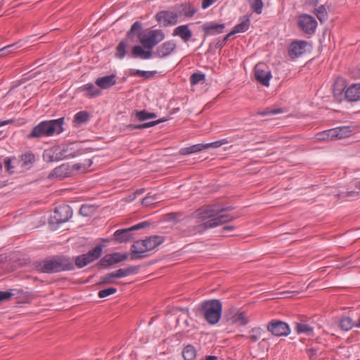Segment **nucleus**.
I'll use <instances>...</instances> for the list:
<instances>
[{
	"label": "nucleus",
	"instance_id": "nucleus-43",
	"mask_svg": "<svg viewBox=\"0 0 360 360\" xmlns=\"http://www.w3.org/2000/svg\"><path fill=\"white\" fill-rule=\"evenodd\" d=\"M110 257H109V258L111 259L112 264H117L120 262L126 260L129 257V254H127V253L122 254L120 252H114V253L110 254Z\"/></svg>",
	"mask_w": 360,
	"mask_h": 360
},
{
	"label": "nucleus",
	"instance_id": "nucleus-13",
	"mask_svg": "<svg viewBox=\"0 0 360 360\" xmlns=\"http://www.w3.org/2000/svg\"><path fill=\"white\" fill-rule=\"evenodd\" d=\"M157 37L158 30H151L140 38L139 42L141 44V46H142L145 49L152 51L153 47L158 43Z\"/></svg>",
	"mask_w": 360,
	"mask_h": 360
},
{
	"label": "nucleus",
	"instance_id": "nucleus-27",
	"mask_svg": "<svg viewBox=\"0 0 360 360\" xmlns=\"http://www.w3.org/2000/svg\"><path fill=\"white\" fill-rule=\"evenodd\" d=\"M176 48V44L172 41L165 42L159 49V57H165L170 54Z\"/></svg>",
	"mask_w": 360,
	"mask_h": 360
},
{
	"label": "nucleus",
	"instance_id": "nucleus-30",
	"mask_svg": "<svg viewBox=\"0 0 360 360\" xmlns=\"http://www.w3.org/2000/svg\"><path fill=\"white\" fill-rule=\"evenodd\" d=\"M179 312H181L182 314H184L186 316V318L188 317L189 316V310L187 307H177L168 306L167 307V309L165 310L166 316H168L169 314L178 315Z\"/></svg>",
	"mask_w": 360,
	"mask_h": 360
},
{
	"label": "nucleus",
	"instance_id": "nucleus-21",
	"mask_svg": "<svg viewBox=\"0 0 360 360\" xmlns=\"http://www.w3.org/2000/svg\"><path fill=\"white\" fill-rule=\"evenodd\" d=\"M131 56L133 58H139L141 59H149L153 56V51L145 49L141 45H136L133 47Z\"/></svg>",
	"mask_w": 360,
	"mask_h": 360
},
{
	"label": "nucleus",
	"instance_id": "nucleus-16",
	"mask_svg": "<svg viewBox=\"0 0 360 360\" xmlns=\"http://www.w3.org/2000/svg\"><path fill=\"white\" fill-rule=\"evenodd\" d=\"M202 28L205 37H206L207 35H215L222 33L225 28V25L224 23L207 22L202 25Z\"/></svg>",
	"mask_w": 360,
	"mask_h": 360
},
{
	"label": "nucleus",
	"instance_id": "nucleus-60",
	"mask_svg": "<svg viewBox=\"0 0 360 360\" xmlns=\"http://www.w3.org/2000/svg\"><path fill=\"white\" fill-rule=\"evenodd\" d=\"M219 216L221 218V219L224 224L231 221L234 219L236 218V217H233L230 214H222V213L219 214Z\"/></svg>",
	"mask_w": 360,
	"mask_h": 360
},
{
	"label": "nucleus",
	"instance_id": "nucleus-48",
	"mask_svg": "<svg viewBox=\"0 0 360 360\" xmlns=\"http://www.w3.org/2000/svg\"><path fill=\"white\" fill-rule=\"evenodd\" d=\"M208 229H210V228L208 227L207 221H205L204 223H202V224H200L198 225L193 226V227H191L190 232L191 233L195 234L197 233H202Z\"/></svg>",
	"mask_w": 360,
	"mask_h": 360
},
{
	"label": "nucleus",
	"instance_id": "nucleus-63",
	"mask_svg": "<svg viewBox=\"0 0 360 360\" xmlns=\"http://www.w3.org/2000/svg\"><path fill=\"white\" fill-rule=\"evenodd\" d=\"M15 44H11V45H8V46H6L2 49H0V52H1L2 55L4 54H6L8 52H11L13 51V48L15 46Z\"/></svg>",
	"mask_w": 360,
	"mask_h": 360
},
{
	"label": "nucleus",
	"instance_id": "nucleus-24",
	"mask_svg": "<svg viewBox=\"0 0 360 360\" xmlns=\"http://www.w3.org/2000/svg\"><path fill=\"white\" fill-rule=\"evenodd\" d=\"M351 132L352 131L349 127H341L332 129V131L330 133L334 139H343L348 137Z\"/></svg>",
	"mask_w": 360,
	"mask_h": 360
},
{
	"label": "nucleus",
	"instance_id": "nucleus-40",
	"mask_svg": "<svg viewBox=\"0 0 360 360\" xmlns=\"http://www.w3.org/2000/svg\"><path fill=\"white\" fill-rule=\"evenodd\" d=\"M89 119V114L86 111H79L75 114L73 122L80 125L83 123L86 122Z\"/></svg>",
	"mask_w": 360,
	"mask_h": 360
},
{
	"label": "nucleus",
	"instance_id": "nucleus-51",
	"mask_svg": "<svg viewBox=\"0 0 360 360\" xmlns=\"http://www.w3.org/2000/svg\"><path fill=\"white\" fill-rule=\"evenodd\" d=\"M208 224V227L214 228L216 226H218L219 225L224 224L223 221H221V218L219 217V214L217 216H214L211 219L207 221Z\"/></svg>",
	"mask_w": 360,
	"mask_h": 360
},
{
	"label": "nucleus",
	"instance_id": "nucleus-36",
	"mask_svg": "<svg viewBox=\"0 0 360 360\" xmlns=\"http://www.w3.org/2000/svg\"><path fill=\"white\" fill-rule=\"evenodd\" d=\"M182 356L184 360H193L196 356V350L191 345H186L183 351Z\"/></svg>",
	"mask_w": 360,
	"mask_h": 360
},
{
	"label": "nucleus",
	"instance_id": "nucleus-1",
	"mask_svg": "<svg viewBox=\"0 0 360 360\" xmlns=\"http://www.w3.org/2000/svg\"><path fill=\"white\" fill-rule=\"evenodd\" d=\"M37 271L44 274H54L75 269L73 259L65 255L49 257L34 264Z\"/></svg>",
	"mask_w": 360,
	"mask_h": 360
},
{
	"label": "nucleus",
	"instance_id": "nucleus-38",
	"mask_svg": "<svg viewBox=\"0 0 360 360\" xmlns=\"http://www.w3.org/2000/svg\"><path fill=\"white\" fill-rule=\"evenodd\" d=\"M354 326H356V323L349 316L342 317L340 321V327L342 330L348 331Z\"/></svg>",
	"mask_w": 360,
	"mask_h": 360
},
{
	"label": "nucleus",
	"instance_id": "nucleus-25",
	"mask_svg": "<svg viewBox=\"0 0 360 360\" xmlns=\"http://www.w3.org/2000/svg\"><path fill=\"white\" fill-rule=\"evenodd\" d=\"M250 18L247 15H244L242 18L241 22L233 27V30L231 31V34H236L238 32H244L247 31L250 27Z\"/></svg>",
	"mask_w": 360,
	"mask_h": 360
},
{
	"label": "nucleus",
	"instance_id": "nucleus-12",
	"mask_svg": "<svg viewBox=\"0 0 360 360\" xmlns=\"http://www.w3.org/2000/svg\"><path fill=\"white\" fill-rule=\"evenodd\" d=\"M143 240L135 241L131 247L130 257L131 259H139L146 257V253L148 252L146 244Z\"/></svg>",
	"mask_w": 360,
	"mask_h": 360
},
{
	"label": "nucleus",
	"instance_id": "nucleus-14",
	"mask_svg": "<svg viewBox=\"0 0 360 360\" xmlns=\"http://www.w3.org/2000/svg\"><path fill=\"white\" fill-rule=\"evenodd\" d=\"M307 45V42L305 41L292 42L288 50L289 56L292 59L300 56L305 52Z\"/></svg>",
	"mask_w": 360,
	"mask_h": 360
},
{
	"label": "nucleus",
	"instance_id": "nucleus-55",
	"mask_svg": "<svg viewBox=\"0 0 360 360\" xmlns=\"http://www.w3.org/2000/svg\"><path fill=\"white\" fill-rule=\"evenodd\" d=\"M93 210V207L87 205H84L80 207L79 213L84 217H88L91 214Z\"/></svg>",
	"mask_w": 360,
	"mask_h": 360
},
{
	"label": "nucleus",
	"instance_id": "nucleus-18",
	"mask_svg": "<svg viewBox=\"0 0 360 360\" xmlns=\"http://www.w3.org/2000/svg\"><path fill=\"white\" fill-rule=\"evenodd\" d=\"M345 98L348 101H357L360 100V83L351 84L345 90Z\"/></svg>",
	"mask_w": 360,
	"mask_h": 360
},
{
	"label": "nucleus",
	"instance_id": "nucleus-19",
	"mask_svg": "<svg viewBox=\"0 0 360 360\" xmlns=\"http://www.w3.org/2000/svg\"><path fill=\"white\" fill-rule=\"evenodd\" d=\"M95 84L101 89H109L116 84V75L112 74L110 75L98 77L95 81Z\"/></svg>",
	"mask_w": 360,
	"mask_h": 360
},
{
	"label": "nucleus",
	"instance_id": "nucleus-3",
	"mask_svg": "<svg viewBox=\"0 0 360 360\" xmlns=\"http://www.w3.org/2000/svg\"><path fill=\"white\" fill-rule=\"evenodd\" d=\"M198 311L203 314L205 319L208 323L214 325L221 319L222 303L217 299L205 300L200 304Z\"/></svg>",
	"mask_w": 360,
	"mask_h": 360
},
{
	"label": "nucleus",
	"instance_id": "nucleus-52",
	"mask_svg": "<svg viewBox=\"0 0 360 360\" xmlns=\"http://www.w3.org/2000/svg\"><path fill=\"white\" fill-rule=\"evenodd\" d=\"M116 292L117 288L111 287L100 290L98 293V295L100 298H104L115 293Z\"/></svg>",
	"mask_w": 360,
	"mask_h": 360
},
{
	"label": "nucleus",
	"instance_id": "nucleus-4",
	"mask_svg": "<svg viewBox=\"0 0 360 360\" xmlns=\"http://www.w3.org/2000/svg\"><path fill=\"white\" fill-rule=\"evenodd\" d=\"M146 32L143 30L142 24L136 21L127 34V37L121 41L116 48L115 56L118 58H123L127 53V46L129 42L137 43Z\"/></svg>",
	"mask_w": 360,
	"mask_h": 360
},
{
	"label": "nucleus",
	"instance_id": "nucleus-53",
	"mask_svg": "<svg viewBox=\"0 0 360 360\" xmlns=\"http://www.w3.org/2000/svg\"><path fill=\"white\" fill-rule=\"evenodd\" d=\"M229 141L227 139H221L220 141H214L212 143H205V149L209 148H218L222 146L223 144L228 143Z\"/></svg>",
	"mask_w": 360,
	"mask_h": 360
},
{
	"label": "nucleus",
	"instance_id": "nucleus-10",
	"mask_svg": "<svg viewBox=\"0 0 360 360\" xmlns=\"http://www.w3.org/2000/svg\"><path fill=\"white\" fill-rule=\"evenodd\" d=\"M255 79L265 86H269L272 77L271 71L268 70L264 64H257L254 69Z\"/></svg>",
	"mask_w": 360,
	"mask_h": 360
},
{
	"label": "nucleus",
	"instance_id": "nucleus-34",
	"mask_svg": "<svg viewBox=\"0 0 360 360\" xmlns=\"http://www.w3.org/2000/svg\"><path fill=\"white\" fill-rule=\"evenodd\" d=\"M263 333L264 330L261 327H255L249 331V335L246 338L255 342L262 338Z\"/></svg>",
	"mask_w": 360,
	"mask_h": 360
},
{
	"label": "nucleus",
	"instance_id": "nucleus-46",
	"mask_svg": "<svg viewBox=\"0 0 360 360\" xmlns=\"http://www.w3.org/2000/svg\"><path fill=\"white\" fill-rule=\"evenodd\" d=\"M90 261L87 259L84 254L77 256L75 258V266H77L78 268H83L89 264Z\"/></svg>",
	"mask_w": 360,
	"mask_h": 360
},
{
	"label": "nucleus",
	"instance_id": "nucleus-45",
	"mask_svg": "<svg viewBox=\"0 0 360 360\" xmlns=\"http://www.w3.org/2000/svg\"><path fill=\"white\" fill-rule=\"evenodd\" d=\"M143 240V242H146V248H147L148 252L158 246V236H153ZM144 243L146 244V243Z\"/></svg>",
	"mask_w": 360,
	"mask_h": 360
},
{
	"label": "nucleus",
	"instance_id": "nucleus-57",
	"mask_svg": "<svg viewBox=\"0 0 360 360\" xmlns=\"http://www.w3.org/2000/svg\"><path fill=\"white\" fill-rule=\"evenodd\" d=\"M13 295L11 292L0 291V303L9 300Z\"/></svg>",
	"mask_w": 360,
	"mask_h": 360
},
{
	"label": "nucleus",
	"instance_id": "nucleus-29",
	"mask_svg": "<svg viewBox=\"0 0 360 360\" xmlns=\"http://www.w3.org/2000/svg\"><path fill=\"white\" fill-rule=\"evenodd\" d=\"M295 330L299 334L304 333L307 335H312L314 333V328L304 322L297 323Z\"/></svg>",
	"mask_w": 360,
	"mask_h": 360
},
{
	"label": "nucleus",
	"instance_id": "nucleus-20",
	"mask_svg": "<svg viewBox=\"0 0 360 360\" xmlns=\"http://www.w3.org/2000/svg\"><path fill=\"white\" fill-rule=\"evenodd\" d=\"M71 169L68 164H63L60 166L56 167L49 174V178L57 177L63 179L70 176Z\"/></svg>",
	"mask_w": 360,
	"mask_h": 360
},
{
	"label": "nucleus",
	"instance_id": "nucleus-41",
	"mask_svg": "<svg viewBox=\"0 0 360 360\" xmlns=\"http://www.w3.org/2000/svg\"><path fill=\"white\" fill-rule=\"evenodd\" d=\"M315 14L321 22H325L328 18V11L324 5H321L316 8Z\"/></svg>",
	"mask_w": 360,
	"mask_h": 360
},
{
	"label": "nucleus",
	"instance_id": "nucleus-56",
	"mask_svg": "<svg viewBox=\"0 0 360 360\" xmlns=\"http://www.w3.org/2000/svg\"><path fill=\"white\" fill-rule=\"evenodd\" d=\"M155 73V72H149V71H143V70H134V72L133 74L135 75L145 77V78H149L151 76L154 75Z\"/></svg>",
	"mask_w": 360,
	"mask_h": 360
},
{
	"label": "nucleus",
	"instance_id": "nucleus-2",
	"mask_svg": "<svg viewBox=\"0 0 360 360\" xmlns=\"http://www.w3.org/2000/svg\"><path fill=\"white\" fill-rule=\"evenodd\" d=\"M64 117L56 120H46L36 125L27 136V139H40L44 136H51L55 133L60 134L63 131Z\"/></svg>",
	"mask_w": 360,
	"mask_h": 360
},
{
	"label": "nucleus",
	"instance_id": "nucleus-5",
	"mask_svg": "<svg viewBox=\"0 0 360 360\" xmlns=\"http://www.w3.org/2000/svg\"><path fill=\"white\" fill-rule=\"evenodd\" d=\"M148 221H143L128 229H118L113 234V240L117 243H127L132 239V231L149 226Z\"/></svg>",
	"mask_w": 360,
	"mask_h": 360
},
{
	"label": "nucleus",
	"instance_id": "nucleus-26",
	"mask_svg": "<svg viewBox=\"0 0 360 360\" xmlns=\"http://www.w3.org/2000/svg\"><path fill=\"white\" fill-rule=\"evenodd\" d=\"M156 114L153 112H148L146 110H134L131 115V119L135 117L139 121H145L150 118H155L156 117Z\"/></svg>",
	"mask_w": 360,
	"mask_h": 360
},
{
	"label": "nucleus",
	"instance_id": "nucleus-8",
	"mask_svg": "<svg viewBox=\"0 0 360 360\" xmlns=\"http://www.w3.org/2000/svg\"><path fill=\"white\" fill-rule=\"evenodd\" d=\"M218 203L204 205L193 212V217L196 218L198 221H203L208 219H211L214 216L218 215Z\"/></svg>",
	"mask_w": 360,
	"mask_h": 360
},
{
	"label": "nucleus",
	"instance_id": "nucleus-61",
	"mask_svg": "<svg viewBox=\"0 0 360 360\" xmlns=\"http://www.w3.org/2000/svg\"><path fill=\"white\" fill-rule=\"evenodd\" d=\"M281 112V109H275V110H272L262 111V112H259V114L262 116H264L266 115H275V114L279 113Z\"/></svg>",
	"mask_w": 360,
	"mask_h": 360
},
{
	"label": "nucleus",
	"instance_id": "nucleus-49",
	"mask_svg": "<svg viewBox=\"0 0 360 360\" xmlns=\"http://www.w3.org/2000/svg\"><path fill=\"white\" fill-rule=\"evenodd\" d=\"M205 79V75L202 73L195 72L191 76V83L193 85H195L200 82H204Z\"/></svg>",
	"mask_w": 360,
	"mask_h": 360
},
{
	"label": "nucleus",
	"instance_id": "nucleus-23",
	"mask_svg": "<svg viewBox=\"0 0 360 360\" xmlns=\"http://www.w3.org/2000/svg\"><path fill=\"white\" fill-rule=\"evenodd\" d=\"M175 214L174 213H169L168 214H164L159 220V224H161V229L164 228H172L176 223Z\"/></svg>",
	"mask_w": 360,
	"mask_h": 360
},
{
	"label": "nucleus",
	"instance_id": "nucleus-59",
	"mask_svg": "<svg viewBox=\"0 0 360 360\" xmlns=\"http://www.w3.org/2000/svg\"><path fill=\"white\" fill-rule=\"evenodd\" d=\"M307 354L311 360H316L317 358L318 350L315 348H310L307 349Z\"/></svg>",
	"mask_w": 360,
	"mask_h": 360
},
{
	"label": "nucleus",
	"instance_id": "nucleus-64",
	"mask_svg": "<svg viewBox=\"0 0 360 360\" xmlns=\"http://www.w3.org/2000/svg\"><path fill=\"white\" fill-rule=\"evenodd\" d=\"M233 209H234V207L232 206L222 207H220V205H219V206L217 207V211H218L217 213H218V214H219L225 212L231 211Z\"/></svg>",
	"mask_w": 360,
	"mask_h": 360
},
{
	"label": "nucleus",
	"instance_id": "nucleus-11",
	"mask_svg": "<svg viewBox=\"0 0 360 360\" xmlns=\"http://www.w3.org/2000/svg\"><path fill=\"white\" fill-rule=\"evenodd\" d=\"M299 27L307 34H313L317 26L316 20L309 15H302L298 20Z\"/></svg>",
	"mask_w": 360,
	"mask_h": 360
},
{
	"label": "nucleus",
	"instance_id": "nucleus-62",
	"mask_svg": "<svg viewBox=\"0 0 360 360\" xmlns=\"http://www.w3.org/2000/svg\"><path fill=\"white\" fill-rule=\"evenodd\" d=\"M4 165H5V167L6 168V170L8 172H10V173H13V172L12 171V169L13 167L11 166V160L9 158H7L5 159Z\"/></svg>",
	"mask_w": 360,
	"mask_h": 360
},
{
	"label": "nucleus",
	"instance_id": "nucleus-32",
	"mask_svg": "<svg viewBox=\"0 0 360 360\" xmlns=\"http://www.w3.org/2000/svg\"><path fill=\"white\" fill-rule=\"evenodd\" d=\"M233 324H240L241 326H245L248 323L249 319L247 317L245 311H238L236 315L232 316V320L231 321Z\"/></svg>",
	"mask_w": 360,
	"mask_h": 360
},
{
	"label": "nucleus",
	"instance_id": "nucleus-54",
	"mask_svg": "<svg viewBox=\"0 0 360 360\" xmlns=\"http://www.w3.org/2000/svg\"><path fill=\"white\" fill-rule=\"evenodd\" d=\"M109 257H110V254L104 256L100 259L97 265L103 267H107L112 265L113 264L112 262V260Z\"/></svg>",
	"mask_w": 360,
	"mask_h": 360
},
{
	"label": "nucleus",
	"instance_id": "nucleus-35",
	"mask_svg": "<svg viewBox=\"0 0 360 360\" xmlns=\"http://www.w3.org/2000/svg\"><path fill=\"white\" fill-rule=\"evenodd\" d=\"M180 8V14L187 18L193 17L196 12V9L191 4H181Z\"/></svg>",
	"mask_w": 360,
	"mask_h": 360
},
{
	"label": "nucleus",
	"instance_id": "nucleus-17",
	"mask_svg": "<svg viewBox=\"0 0 360 360\" xmlns=\"http://www.w3.org/2000/svg\"><path fill=\"white\" fill-rule=\"evenodd\" d=\"M346 82L343 78H338L333 84V95L335 99L341 101L345 98Z\"/></svg>",
	"mask_w": 360,
	"mask_h": 360
},
{
	"label": "nucleus",
	"instance_id": "nucleus-39",
	"mask_svg": "<svg viewBox=\"0 0 360 360\" xmlns=\"http://www.w3.org/2000/svg\"><path fill=\"white\" fill-rule=\"evenodd\" d=\"M118 278L116 271L105 274L101 277L98 285H108L115 283V279Z\"/></svg>",
	"mask_w": 360,
	"mask_h": 360
},
{
	"label": "nucleus",
	"instance_id": "nucleus-22",
	"mask_svg": "<svg viewBox=\"0 0 360 360\" xmlns=\"http://www.w3.org/2000/svg\"><path fill=\"white\" fill-rule=\"evenodd\" d=\"M174 36L180 37L184 41H188L192 37V32L189 29L188 25H184L176 27L174 32Z\"/></svg>",
	"mask_w": 360,
	"mask_h": 360
},
{
	"label": "nucleus",
	"instance_id": "nucleus-7",
	"mask_svg": "<svg viewBox=\"0 0 360 360\" xmlns=\"http://www.w3.org/2000/svg\"><path fill=\"white\" fill-rule=\"evenodd\" d=\"M266 330L276 337L287 336L290 333L288 324L284 321L273 319L266 324Z\"/></svg>",
	"mask_w": 360,
	"mask_h": 360
},
{
	"label": "nucleus",
	"instance_id": "nucleus-31",
	"mask_svg": "<svg viewBox=\"0 0 360 360\" xmlns=\"http://www.w3.org/2000/svg\"><path fill=\"white\" fill-rule=\"evenodd\" d=\"M103 246L98 245L92 250H89L86 254H84L87 259L92 262L98 259L102 255Z\"/></svg>",
	"mask_w": 360,
	"mask_h": 360
},
{
	"label": "nucleus",
	"instance_id": "nucleus-15",
	"mask_svg": "<svg viewBox=\"0 0 360 360\" xmlns=\"http://www.w3.org/2000/svg\"><path fill=\"white\" fill-rule=\"evenodd\" d=\"M178 15L176 13L171 11L159 12V25L168 26L174 25L177 22Z\"/></svg>",
	"mask_w": 360,
	"mask_h": 360
},
{
	"label": "nucleus",
	"instance_id": "nucleus-44",
	"mask_svg": "<svg viewBox=\"0 0 360 360\" xmlns=\"http://www.w3.org/2000/svg\"><path fill=\"white\" fill-rule=\"evenodd\" d=\"M34 161L35 156L31 152L26 153L21 156V162L23 166H28L30 165H32L34 162Z\"/></svg>",
	"mask_w": 360,
	"mask_h": 360
},
{
	"label": "nucleus",
	"instance_id": "nucleus-33",
	"mask_svg": "<svg viewBox=\"0 0 360 360\" xmlns=\"http://www.w3.org/2000/svg\"><path fill=\"white\" fill-rule=\"evenodd\" d=\"M81 89L82 91H86L90 97L98 96L101 94V91L92 83L83 85Z\"/></svg>",
	"mask_w": 360,
	"mask_h": 360
},
{
	"label": "nucleus",
	"instance_id": "nucleus-6",
	"mask_svg": "<svg viewBox=\"0 0 360 360\" xmlns=\"http://www.w3.org/2000/svg\"><path fill=\"white\" fill-rule=\"evenodd\" d=\"M80 153L77 150H73L70 146H67L60 148L56 147L54 148L53 154L49 155L48 162L60 161L66 158H73L79 155Z\"/></svg>",
	"mask_w": 360,
	"mask_h": 360
},
{
	"label": "nucleus",
	"instance_id": "nucleus-37",
	"mask_svg": "<svg viewBox=\"0 0 360 360\" xmlns=\"http://www.w3.org/2000/svg\"><path fill=\"white\" fill-rule=\"evenodd\" d=\"M139 267L137 266H129L126 269H119L116 271L118 278L135 274L138 272Z\"/></svg>",
	"mask_w": 360,
	"mask_h": 360
},
{
	"label": "nucleus",
	"instance_id": "nucleus-9",
	"mask_svg": "<svg viewBox=\"0 0 360 360\" xmlns=\"http://www.w3.org/2000/svg\"><path fill=\"white\" fill-rule=\"evenodd\" d=\"M72 216V210L68 205H60L54 211L52 217L53 222L58 224L68 221Z\"/></svg>",
	"mask_w": 360,
	"mask_h": 360
},
{
	"label": "nucleus",
	"instance_id": "nucleus-28",
	"mask_svg": "<svg viewBox=\"0 0 360 360\" xmlns=\"http://www.w3.org/2000/svg\"><path fill=\"white\" fill-rule=\"evenodd\" d=\"M205 149L203 143H198L191 146L189 147L183 148L180 150L179 153L183 155L198 153Z\"/></svg>",
	"mask_w": 360,
	"mask_h": 360
},
{
	"label": "nucleus",
	"instance_id": "nucleus-42",
	"mask_svg": "<svg viewBox=\"0 0 360 360\" xmlns=\"http://www.w3.org/2000/svg\"><path fill=\"white\" fill-rule=\"evenodd\" d=\"M251 9L257 14L262 12L264 4L262 0H248Z\"/></svg>",
	"mask_w": 360,
	"mask_h": 360
},
{
	"label": "nucleus",
	"instance_id": "nucleus-47",
	"mask_svg": "<svg viewBox=\"0 0 360 360\" xmlns=\"http://www.w3.org/2000/svg\"><path fill=\"white\" fill-rule=\"evenodd\" d=\"M158 124V121H152V122H146V123H144V124H130L129 125H127V129H145V128H148V127H153V126H155Z\"/></svg>",
	"mask_w": 360,
	"mask_h": 360
},
{
	"label": "nucleus",
	"instance_id": "nucleus-58",
	"mask_svg": "<svg viewBox=\"0 0 360 360\" xmlns=\"http://www.w3.org/2000/svg\"><path fill=\"white\" fill-rule=\"evenodd\" d=\"M238 311H239L236 308L231 307L226 313L224 317L226 319L227 321H231L232 316H234V315H236Z\"/></svg>",
	"mask_w": 360,
	"mask_h": 360
},
{
	"label": "nucleus",
	"instance_id": "nucleus-50",
	"mask_svg": "<svg viewBox=\"0 0 360 360\" xmlns=\"http://www.w3.org/2000/svg\"><path fill=\"white\" fill-rule=\"evenodd\" d=\"M331 131H332V129L318 133L316 134V139L320 140V141H326V140L334 139V137L332 136V134L330 133Z\"/></svg>",
	"mask_w": 360,
	"mask_h": 360
}]
</instances>
